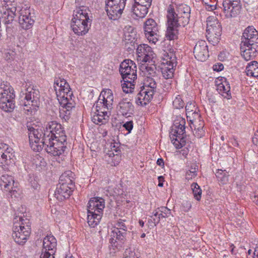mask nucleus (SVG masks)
I'll list each match as a JSON object with an SVG mask.
<instances>
[{"instance_id": "obj_32", "label": "nucleus", "mask_w": 258, "mask_h": 258, "mask_svg": "<svg viewBox=\"0 0 258 258\" xmlns=\"http://www.w3.org/2000/svg\"><path fill=\"white\" fill-rule=\"evenodd\" d=\"M150 7V6H147V5L135 2V4L132 7L133 12L137 17L143 18L148 13V9Z\"/></svg>"}, {"instance_id": "obj_24", "label": "nucleus", "mask_w": 258, "mask_h": 258, "mask_svg": "<svg viewBox=\"0 0 258 258\" xmlns=\"http://www.w3.org/2000/svg\"><path fill=\"white\" fill-rule=\"evenodd\" d=\"M194 53L198 60L205 61L209 56L207 43L204 40H200L196 44Z\"/></svg>"}, {"instance_id": "obj_10", "label": "nucleus", "mask_w": 258, "mask_h": 258, "mask_svg": "<svg viewBox=\"0 0 258 258\" xmlns=\"http://www.w3.org/2000/svg\"><path fill=\"white\" fill-rule=\"evenodd\" d=\"M24 221L22 216H16L13 220L12 236L15 241L19 244L25 243L31 233L30 225H25Z\"/></svg>"}, {"instance_id": "obj_49", "label": "nucleus", "mask_w": 258, "mask_h": 258, "mask_svg": "<svg viewBox=\"0 0 258 258\" xmlns=\"http://www.w3.org/2000/svg\"><path fill=\"white\" fill-rule=\"evenodd\" d=\"M123 126L130 133L133 129V122L132 121H127L123 125Z\"/></svg>"}, {"instance_id": "obj_34", "label": "nucleus", "mask_w": 258, "mask_h": 258, "mask_svg": "<svg viewBox=\"0 0 258 258\" xmlns=\"http://www.w3.org/2000/svg\"><path fill=\"white\" fill-rule=\"evenodd\" d=\"M217 91L224 98L229 99L231 98L230 87L226 81L219 84L217 86Z\"/></svg>"}, {"instance_id": "obj_58", "label": "nucleus", "mask_w": 258, "mask_h": 258, "mask_svg": "<svg viewBox=\"0 0 258 258\" xmlns=\"http://www.w3.org/2000/svg\"><path fill=\"white\" fill-rule=\"evenodd\" d=\"M158 180H159V183L158 186L160 187H162L163 185V181H164V177L162 176H160L158 177Z\"/></svg>"}, {"instance_id": "obj_20", "label": "nucleus", "mask_w": 258, "mask_h": 258, "mask_svg": "<svg viewBox=\"0 0 258 258\" xmlns=\"http://www.w3.org/2000/svg\"><path fill=\"white\" fill-rule=\"evenodd\" d=\"M144 31L150 42L155 44L158 41L159 36L158 27L154 20L149 19L145 22Z\"/></svg>"}, {"instance_id": "obj_62", "label": "nucleus", "mask_w": 258, "mask_h": 258, "mask_svg": "<svg viewBox=\"0 0 258 258\" xmlns=\"http://www.w3.org/2000/svg\"><path fill=\"white\" fill-rule=\"evenodd\" d=\"M139 223L142 227H143L144 225V223L142 220H140Z\"/></svg>"}, {"instance_id": "obj_47", "label": "nucleus", "mask_w": 258, "mask_h": 258, "mask_svg": "<svg viewBox=\"0 0 258 258\" xmlns=\"http://www.w3.org/2000/svg\"><path fill=\"white\" fill-rule=\"evenodd\" d=\"M233 1V2H234V3H232V4L234 6V8H233V12H238V10H240L241 9V6L240 5V0H231Z\"/></svg>"}, {"instance_id": "obj_23", "label": "nucleus", "mask_w": 258, "mask_h": 258, "mask_svg": "<svg viewBox=\"0 0 258 258\" xmlns=\"http://www.w3.org/2000/svg\"><path fill=\"white\" fill-rule=\"evenodd\" d=\"M113 236L115 237L114 239L112 238L110 239V242L111 243V246L114 250V252L116 251L119 250L122 247L127 234V232L119 230L117 228H114L112 230Z\"/></svg>"}, {"instance_id": "obj_63", "label": "nucleus", "mask_w": 258, "mask_h": 258, "mask_svg": "<svg viewBox=\"0 0 258 258\" xmlns=\"http://www.w3.org/2000/svg\"><path fill=\"white\" fill-rule=\"evenodd\" d=\"M209 100L210 102H212V103L216 102V100L214 98H209Z\"/></svg>"}, {"instance_id": "obj_33", "label": "nucleus", "mask_w": 258, "mask_h": 258, "mask_svg": "<svg viewBox=\"0 0 258 258\" xmlns=\"http://www.w3.org/2000/svg\"><path fill=\"white\" fill-rule=\"evenodd\" d=\"M153 216L158 217L157 218H153L154 223L155 225L159 223L161 218H167L171 215L170 210L165 207H161L159 209L158 211H154L153 213Z\"/></svg>"}, {"instance_id": "obj_22", "label": "nucleus", "mask_w": 258, "mask_h": 258, "mask_svg": "<svg viewBox=\"0 0 258 258\" xmlns=\"http://www.w3.org/2000/svg\"><path fill=\"white\" fill-rule=\"evenodd\" d=\"M72 96H66L65 98L57 99L61 106L59 109V116L66 121L69 119L70 111L74 107V101L72 99Z\"/></svg>"}, {"instance_id": "obj_15", "label": "nucleus", "mask_w": 258, "mask_h": 258, "mask_svg": "<svg viewBox=\"0 0 258 258\" xmlns=\"http://www.w3.org/2000/svg\"><path fill=\"white\" fill-rule=\"evenodd\" d=\"M14 90L9 86L0 89V108L6 112H11L15 108Z\"/></svg>"}, {"instance_id": "obj_4", "label": "nucleus", "mask_w": 258, "mask_h": 258, "mask_svg": "<svg viewBox=\"0 0 258 258\" xmlns=\"http://www.w3.org/2000/svg\"><path fill=\"white\" fill-rule=\"evenodd\" d=\"M241 55L246 60L254 58L258 51V32L252 26L244 31L240 44Z\"/></svg>"}, {"instance_id": "obj_36", "label": "nucleus", "mask_w": 258, "mask_h": 258, "mask_svg": "<svg viewBox=\"0 0 258 258\" xmlns=\"http://www.w3.org/2000/svg\"><path fill=\"white\" fill-rule=\"evenodd\" d=\"M215 175L218 181L222 184H227L228 181V172L225 170L218 169Z\"/></svg>"}, {"instance_id": "obj_42", "label": "nucleus", "mask_w": 258, "mask_h": 258, "mask_svg": "<svg viewBox=\"0 0 258 258\" xmlns=\"http://www.w3.org/2000/svg\"><path fill=\"white\" fill-rule=\"evenodd\" d=\"M173 105L176 109L182 108L184 103L180 96H178L173 101Z\"/></svg>"}, {"instance_id": "obj_46", "label": "nucleus", "mask_w": 258, "mask_h": 258, "mask_svg": "<svg viewBox=\"0 0 258 258\" xmlns=\"http://www.w3.org/2000/svg\"><path fill=\"white\" fill-rule=\"evenodd\" d=\"M198 110H194L193 114L191 115V116H187V118L190 119V121H191V123H193L194 122H196V120L199 119L200 117V115L199 114Z\"/></svg>"}, {"instance_id": "obj_37", "label": "nucleus", "mask_w": 258, "mask_h": 258, "mask_svg": "<svg viewBox=\"0 0 258 258\" xmlns=\"http://www.w3.org/2000/svg\"><path fill=\"white\" fill-rule=\"evenodd\" d=\"M151 50L152 49L151 47L147 44H143L138 46L137 48V53L138 57L141 58L149 53Z\"/></svg>"}, {"instance_id": "obj_2", "label": "nucleus", "mask_w": 258, "mask_h": 258, "mask_svg": "<svg viewBox=\"0 0 258 258\" xmlns=\"http://www.w3.org/2000/svg\"><path fill=\"white\" fill-rule=\"evenodd\" d=\"M113 96L111 90L102 91L97 101L94 105L95 110L92 116V121L96 124H105L108 120L113 108Z\"/></svg>"}, {"instance_id": "obj_3", "label": "nucleus", "mask_w": 258, "mask_h": 258, "mask_svg": "<svg viewBox=\"0 0 258 258\" xmlns=\"http://www.w3.org/2000/svg\"><path fill=\"white\" fill-rule=\"evenodd\" d=\"M27 127L28 130L29 141L31 142H38L42 138H49L51 137L59 138L58 137L66 136L65 131L61 124L56 121L48 122L45 128H36L37 125L31 126L28 124Z\"/></svg>"}, {"instance_id": "obj_50", "label": "nucleus", "mask_w": 258, "mask_h": 258, "mask_svg": "<svg viewBox=\"0 0 258 258\" xmlns=\"http://www.w3.org/2000/svg\"><path fill=\"white\" fill-rule=\"evenodd\" d=\"M152 0H135L136 3L147 5V6H151Z\"/></svg>"}, {"instance_id": "obj_12", "label": "nucleus", "mask_w": 258, "mask_h": 258, "mask_svg": "<svg viewBox=\"0 0 258 258\" xmlns=\"http://www.w3.org/2000/svg\"><path fill=\"white\" fill-rule=\"evenodd\" d=\"M24 101H22L23 109L29 115L34 112L40 104V94L38 89L29 87L26 90Z\"/></svg>"}, {"instance_id": "obj_8", "label": "nucleus", "mask_w": 258, "mask_h": 258, "mask_svg": "<svg viewBox=\"0 0 258 258\" xmlns=\"http://www.w3.org/2000/svg\"><path fill=\"white\" fill-rule=\"evenodd\" d=\"M119 72L124 83L122 88L126 93H132L135 88L136 80L137 78V66L131 59H125L120 64Z\"/></svg>"}, {"instance_id": "obj_51", "label": "nucleus", "mask_w": 258, "mask_h": 258, "mask_svg": "<svg viewBox=\"0 0 258 258\" xmlns=\"http://www.w3.org/2000/svg\"><path fill=\"white\" fill-rule=\"evenodd\" d=\"M224 69L223 64L219 63L213 66V70L215 71L219 72L222 71Z\"/></svg>"}, {"instance_id": "obj_61", "label": "nucleus", "mask_w": 258, "mask_h": 258, "mask_svg": "<svg viewBox=\"0 0 258 258\" xmlns=\"http://www.w3.org/2000/svg\"><path fill=\"white\" fill-rule=\"evenodd\" d=\"M185 204V206H186L187 209L189 210L191 207V204L190 203H188V202H186Z\"/></svg>"}, {"instance_id": "obj_14", "label": "nucleus", "mask_w": 258, "mask_h": 258, "mask_svg": "<svg viewBox=\"0 0 258 258\" xmlns=\"http://www.w3.org/2000/svg\"><path fill=\"white\" fill-rule=\"evenodd\" d=\"M161 71L163 77L166 80L173 77L174 67L176 64V57L172 52L164 51L162 56Z\"/></svg>"}, {"instance_id": "obj_29", "label": "nucleus", "mask_w": 258, "mask_h": 258, "mask_svg": "<svg viewBox=\"0 0 258 258\" xmlns=\"http://www.w3.org/2000/svg\"><path fill=\"white\" fill-rule=\"evenodd\" d=\"M231 0H223L222 6L219 7V8L224 13L226 18H231L235 17L240 13V10L238 12H233V8L234 6L232 3H234Z\"/></svg>"}, {"instance_id": "obj_38", "label": "nucleus", "mask_w": 258, "mask_h": 258, "mask_svg": "<svg viewBox=\"0 0 258 258\" xmlns=\"http://www.w3.org/2000/svg\"><path fill=\"white\" fill-rule=\"evenodd\" d=\"M184 135L181 136L178 134L174 135L173 136H175L176 138L175 139L173 138V139H172L171 137H170L173 144L175 145L176 148H180L185 145V141Z\"/></svg>"}, {"instance_id": "obj_28", "label": "nucleus", "mask_w": 258, "mask_h": 258, "mask_svg": "<svg viewBox=\"0 0 258 258\" xmlns=\"http://www.w3.org/2000/svg\"><path fill=\"white\" fill-rule=\"evenodd\" d=\"M185 120L181 116H177L176 119L174 121L173 125L172 126L171 135L172 136L179 135H183L185 133Z\"/></svg>"}, {"instance_id": "obj_11", "label": "nucleus", "mask_w": 258, "mask_h": 258, "mask_svg": "<svg viewBox=\"0 0 258 258\" xmlns=\"http://www.w3.org/2000/svg\"><path fill=\"white\" fill-rule=\"evenodd\" d=\"M64 173L62 174L59 178L60 182L57 185V187L54 192V197L58 201H63L70 197L74 189V184L70 177H67L69 173Z\"/></svg>"}, {"instance_id": "obj_59", "label": "nucleus", "mask_w": 258, "mask_h": 258, "mask_svg": "<svg viewBox=\"0 0 258 258\" xmlns=\"http://www.w3.org/2000/svg\"><path fill=\"white\" fill-rule=\"evenodd\" d=\"M157 165L163 167L164 165L163 160L162 158H159L157 161Z\"/></svg>"}, {"instance_id": "obj_7", "label": "nucleus", "mask_w": 258, "mask_h": 258, "mask_svg": "<svg viewBox=\"0 0 258 258\" xmlns=\"http://www.w3.org/2000/svg\"><path fill=\"white\" fill-rule=\"evenodd\" d=\"M190 15L178 16L174 11L171 5L167 9V28L166 37L169 40H174L177 38L178 34V28L182 26L184 27L189 23Z\"/></svg>"}, {"instance_id": "obj_55", "label": "nucleus", "mask_w": 258, "mask_h": 258, "mask_svg": "<svg viewBox=\"0 0 258 258\" xmlns=\"http://www.w3.org/2000/svg\"><path fill=\"white\" fill-rule=\"evenodd\" d=\"M251 200L253 202L255 203L256 205H258V194H256L255 193L254 195L251 197Z\"/></svg>"}, {"instance_id": "obj_31", "label": "nucleus", "mask_w": 258, "mask_h": 258, "mask_svg": "<svg viewBox=\"0 0 258 258\" xmlns=\"http://www.w3.org/2000/svg\"><path fill=\"white\" fill-rule=\"evenodd\" d=\"M14 184V177L8 174H4L0 177V186L4 190L11 192Z\"/></svg>"}, {"instance_id": "obj_6", "label": "nucleus", "mask_w": 258, "mask_h": 258, "mask_svg": "<svg viewBox=\"0 0 258 258\" xmlns=\"http://www.w3.org/2000/svg\"><path fill=\"white\" fill-rule=\"evenodd\" d=\"M88 8L84 6L77 7L74 11L71 27L73 32L78 36H83L88 33L92 20L89 18Z\"/></svg>"}, {"instance_id": "obj_52", "label": "nucleus", "mask_w": 258, "mask_h": 258, "mask_svg": "<svg viewBox=\"0 0 258 258\" xmlns=\"http://www.w3.org/2000/svg\"><path fill=\"white\" fill-rule=\"evenodd\" d=\"M196 165L191 166L190 169L188 170L189 173H191L193 175H197L198 168Z\"/></svg>"}, {"instance_id": "obj_40", "label": "nucleus", "mask_w": 258, "mask_h": 258, "mask_svg": "<svg viewBox=\"0 0 258 258\" xmlns=\"http://www.w3.org/2000/svg\"><path fill=\"white\" fill-rule=\"evenodd\" d=\"M155 53L152 50H151L150 51H149V53L146 54L145 55H144L143 57L140 58V60H141L142 62H144L145 63L148 62V63H155Z\"/></svg>"}, {"instance_id": "obj_43", "label": "nucleus", "mask_w": 258, "mask_h": 258, "mask_svg": "<svg viewBox=\"0 0 258 258\" xmlns=\"http://www.w3.org/2000/svg\"><path fill=\"white\" fill-rule=\"evenodd\" d=\"M200 125L198 127H195V130L194 132V135L195 137H197L198 138H201L202 137L204 134L205 132L203 130V124H200Z\"/></svg>"}, {"instance_id": "obj_18", "label": "nucleus", "mask_w": 258, "mask_h": 258, "mask_svg": "<svg viewBox=\"0 0 258 258\" xmlns=\"http://www.w3.org/2000/svg\"><path fill=\"white\" fill-rule=\"evenodd\" d=\"M13 149L8 145L0 144V166L4 170L8 169V166L14 161Z\"/></svg>"}, {"instance_id": "obj_45", "label": "nucleus", "mask_w": 258, "mask_h": 258, "mask_svg": "<svg viewBox=\"0 0 258 258\" xmlns=\"http://www.w3.org/2000/svg\"><path fill=\"white\" fill-rule=\"evenodd\" d=\"M179 10L180 11V15H190V8L185 5H182L180 8Z\"/></svg>"}, {"instance_id": "obj_21", "label": "nucleus", "mask_w": 258, "mask_h": 258, "mask_svg": "<svg viewBox=\"0 0 258 258\" xmlns=\"http://www.w3.org/2000/svg\"><path fill=\"white\" fill-rule=\"evenodd\" d=\"M54 89L57 99L73 96L69 84L63 78H56L54 83Z\"/></svg>"}, {"instance_id": "obj_44", "label": "nucleus", "mask_w": 258, "mask_h": 258, "mask_svg": "<svg viewBox=\"0 0 258 258\" xmlns=\"http://www.w3.org/2000/svg\"><path fill=\"white\" fill-rule=\"evenodd\" d=\"M125 220L119 219L116 223L114 228L127 232V227L126 224H125Z\"/></svg>"}, {"instance_id": "obj_27", "label": "nucleus", "mask_w": 258, "mask_h": 258, "mask_svg": "<svg viewBox=\"0 0 258 258\" xmlns=\"http://www.w3.org/2000/svg\"><path fill=\"white\" fill-rule=\"evenodd\" d=\"M185 120L181 116H177L176 119L174 121L173 125L172 126L171 135L172 136L179 135H183L185 133Z\"/></svg>"}, {"instance_id": "obj_39", "label": "nucleus", "mask_w": 258, "mask_h": 258, "mask_svg": "<svg viewBox=\"0 0 258 258\" xmlns=\"http://www.w3.org/2000/svg\"><path fill=\"white\" fill-rule=\"evenodd\" d=\"M190 186L195 198L197 201H200L202 197V189L200 186L195 182L192 183Z\"/></svg>"}, {"instance_id": "obj_17", "label": "nucleus", "mask_w": 258, "mask_h": 258, "mask_svg": "<svg viewBox=\"0 0 258 258\" xmlns=\"http://www.w3.org/2000/svg\"><path fill=\"white\" fill-rule=\"evenodd\" d=\"M56 244V240L53 236H46L43 241V248L40 258H54Z\"/></svg>"}, {"instance_id": "obj_13", "label": "nucleus", "mask_w": 258, "mask_h": 258, "mask_svg": "<svg viewBox=\"0 0 258 258\" xmlns=\"http://www.w3.org/2000/svg\"><path fill=\"white\" fill-rule=\"evenodd\" d=\"M207 35L208 40L213 45L217 44L220 39L222 27L217 19L209 17L207 20Z\"/></svg>"}, {"instance_id": "obj_56", "label": "nucleus", "mask_w": 258, "mask_h": 258, "mask_svg": "<svg viewBox=\"0 0 258 258\" xmlns=\"http://www.w3.org/2000/svg\"><path fill=\"white\" fill-rule=\"evenodd\" d=\"M251 200L253 202L255 203L256 205H258V194H256L255 193L254 195L251 197Z\"/></svg>"}, {"instance_id": "obj_26", "label": "nucleus", "mask_w": 258, "mask_h": 258, "mask_svg": "<svg viewBox=\"0 0 258 258\" xmlns=\"http://www.w3.org/2000/svg\"><path fill=\"white\" fill-rule=\"evenodd\" d=\"M134 107L132 103L127 98H123L117 106L118 111L123 116H130L134 112Z\"/></svg>"}, {"instance_id": "obj_19", "label": "nucleus", "mask_w": 258, "mask_h": 258, "mask_svg": "<svg viewBox=\"0 0 258 258\" xmlns=\"http://www.w3.org/2000/svg\"><path fill=\"white\" fill-rule=\"evenodd\" d=\"M34 13L33 9L28 7L22 8L20 11L19 22L21 27L28 30L31 28L34 23Z\"/></svg>"}, {"instance_id": "obj_30", "label": "nucleus", "mask_w": 258, "mask_h": 258, "mask_svg": "<svg viewBox=\"0 0 258 258\" xmlns=\"http://www.w3.org/2000/svg\"><path fill=\"white\" fill-rule=\"evenodd\" d=\"M136 31L131 26H126L123 29V38L125 44H131L133 46L136 41Z\"/></svg>"}, {"instance_id": "obj_54", "label": "nucleus", "mask_w": 258, "mask_h": 258, "mask_svg": "<svg viewBox=\"0 0 258 258\" xmlns=\"http://www.w3.org/2000/svg\"><path fill=\"white\" fill-rule=\"evenodd\" d=\"M252 142L256 145L258 144V131L254 134V136L252 138Z\"/></svg>"}, {"instance_id": "obj_41", "label": "nucleus", "mask_w": 258, "mask_h": 258, "mask_svg": "<svg viewBox=\"0 0 258 258\" xmlns=\"http://www.w3.org/2000/svg\"><path fill=\"white\" fill-rule=\"evenodd\" d=\"M186 114L187 116H191L193 114L194 110H197L195 102H187L185 106Z\"/></svg>"}, {"instance_id": "obj_16", "label": "nucleus", "mask_w": 258, "mask_h": 258, "mask_svg": "<svg viewBox=\"0 0 258 258\" xmlns=\"http://www.w3.org/2000/svg\"><path fill=\"white\" fill-rule=\"evenodd\" d=\"M126 0H106L105 10L110 19L117 20L121 16Z\"/></svg>"}, {"instance_id": "obj_57", "label": "nucleus", "mask_w": 258, "mask_h": 258, "mask_svg": "<svg viewBox=\"0 0 258 258\" xmlns=\"http://www.w3.org/2000/svg\"><path fill=\"white\" fill-rule=\"evenodd\" d=\"M251 200L253 202L255 203L256 205H258V194H256L255 193L254 195L251 197Z\"/></svg>"}, {"instance_id": "obj_25", "label": "nucleus", "mask_w": 258, "mask_h": 258, "mask_svg": "<svg viewBox=\"0 0 258 258\" xmlns=\"http://www.w3.org/2000/svg\"><path fill=\"white\" fill-rule=\"evenodd\" d=\"M4 4L3 5L5 8L1 11V17L4 20L6 24H9L12 22L14 17L16 15V7L14 6L10 8V5L12 3L10 0H3Z\"/></svg>"}, {"instance_id": "obj_60", "label": "nucleus", "mask_w": 258, "mask_h": 258, "mask_svg": "<svg viewBox=\"0 0 258 258\" xmlns=\"http://www.w3.org/2000/svg\"><path fill=\"white\" fill-rule=\"evenodd\" d=\"M135 253L134 252H132L130 253V255L128 256L127 255V253H126L125 256L124 257V258H135Z\"/></svg>"}, {"instance_id": "obj_1", "label": "nucleus", "mask_w": 258, "mask_h": 258, "mask_svg": "<svg viewBox=\"0 0 258 258\" xmlns=\"http://www.w3.org/2000/svg\"><path fill=\"white\" fill-rule=\"evenodd\" d=\"M140 70L146 78L143 86L140 87L141 90L136 96V101L138 105L144 106L152 99L156 90V81L158 77L157 68L154 63L143 64Z\"/></svg>"}, {"instance_id": "obj_5", "label": "nucleus", "mask_w": 258, "mask_h": 258, "mask_svg": "<svg viewBox=\"0 0 258 258\" xmlns=\"http://www.w3.org/2000/svg\"><path fill=\"white\" fill-rule=\"evenodd\" d=\"M58 137L42 138L38 142V143L30 142V145L32 150L38 152L44 148L48 154L53 156H59L63 153L66 147L65 142L67 136Z\"/></svg>"}, {"instance_id": "obj_35", "label": "nucleus", "mask_w": 258, "mask_h": 258, "mask_svg": "<svg viewBox=\"0 0 258 258\" xmlns=\"http://www.w3.org/2000/svg\"><path fill=\"white\" fill-rule=\"evenodd\" d=\"M245 72L247 76L258 79V62L252 61L246 68Z\"/></svg>"}, {"instance_id": "obj_48", "label": "nucleus", "mask_w": 258, "mask_h": 258, "mask_svg": "<svg viewBox=\"0 0 258 258\" xmlns=\"http://www.w3.org/2000/svg\"><path fill=\"white\" fill-rule=\"evenodd\" d=\"M219 7L221 6H219L217 4L216 5L206 4V9L209 11H212L215 9H217L218 8H219Z\"/></svg>"}, {"instance_id": "obj_64", "label": "nucleus", "mask_w": 258, "mask_h": 258, "mask_svg": "<svg viewBox=\"0 0 258 258\" xmlns=\"http://www.w3.org/2000/svg\"><path fill=\"white\" fill-rule=\"evenodd\" d=\"M32 186H33V187L35 188V189H37V187H38V185H37V183H36L35 184H34V185H32Z\"/></svg>"}, {"instance_id": "obj_9", "label": "nucleus", "mask_w": 258, "mask_h": 258, "mask_svg": "<svg viewBox=\"0 0 258 258\" xmlns=\"http://www.w3.org/2000/svg\"><path fill=\"white\" fill-rule=\"evenodd\" d=\"M104 208L105 201L102 198H93L89 201L87 220L89 226L94 227L100 222Z\"/></svg>"}, {"instance_id": "obj_53", "label": "nucleus", "mask_w": 258, "mask_h": 258, "mask_svg": "<svg viewBox=\"0 0 258 258\" xmlns=\"http://www.w3.org/2000/svg\"><path fill=\"white\" fill-rule=\"evenodd\" d=\"M197 175H193L191 173H189V171H187L185 174V178L189 180L192 179L193 178H195Z\"/></svg>"}]
</instances>
